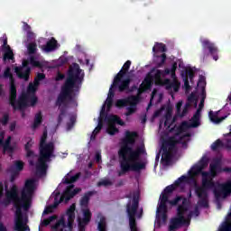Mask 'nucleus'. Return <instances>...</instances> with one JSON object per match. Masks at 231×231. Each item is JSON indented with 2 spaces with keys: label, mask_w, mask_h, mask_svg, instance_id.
Masks as SVG:
<instances>
[{
  "label": "nucleus",
  "mask_w": 231,
  "mask_h": 231,
  "mask_svg": "<svg viewBox=\"0 0 231 231\" xmlns=\"http://www.w3.org/2000/svg\"><path fill=\"white\" fill-rule=\"evenodd\" d=\"M220 172H231V168H221V158L217 157L213 159V162L209 164V171H202V184L198 185L195 179H192L194 183V190L197 198L199 199L198 205L203 208H208V190H212L215 198L217 201L221 198H226L231 193V180L225 184H219L218 188H216V182L214 178Z\"/></svg>",
  "instance_id": "1"
},
{
  "label": "nucleus",
  "mask_w": 231,
  "mask_h": 231,
  "mask_svg": "<svg viewBox=\"0 0 231 231\" xmlns=\"http://www.w3.org/2000/svg\"><path fill=\"white\" fill-rule=\"evenodd\" d=\"M136 138H138V133L136 132H125V137L122 140V146L118 151L120 171L117 172V176L120 178L127 174V172H138L145 169V163L138 162L140 156L145 152V149L138 147L134 150L129 145H134L136 143Z\"/></svg>",
  "instance_id": "2"
},
{
  "label": "nucleus",
  "mask_w": 231,
  "mask_h": 231,
  "mask_svg": "<svg viewBox=\"0 0 231 231\" xmlns=\"http://www.w3.org/2000/svg\"><path fill=\"white\" fill-rule=\"evenodd\" d=\"M35 179H27L24 186L22 189L21 196L19 197V189L17 185L14 184L10 190L5 191V205L14 203L15 210L14 230L21 231L24 228V221H23V208L29 210L32 205V197L35 192Z\"/></svg>",
  "instance_id": "3"
},
{
  "label": "nucleus",
  "mask_w": 231,
  "mask_h": 231,
  "mask_svg": "<svg viewBox=\"0 0 231 231\" xmlns=\"http://www.w3.org/2000/svg\"><path fill=\"white\" fill-rule=\"evenodd\" d=\"M79 64L75 65L74 69L69 71V76L65 80L64 85L61 87V91L59 94L56 106L60 107V115L66 116V108L68 107V102L73 100V91H80L82 88V82L84 81V74Z\"/></svg>",
  "instance_id": "4"
},
{
  "label": "nucleus",
  "mask_w": 231,
  "mask_h": 231,
  "mask_svg": "<svg viewBox=\"0 0 231 231\" xmlns=\"http://www.w3.org/2000/svg\"><path fill=\"white\" fill-rule=\"evenodd\" d=\"M48 139V132H43L40 141V156L36 162V173L40 176L46 175L48 171V162H51V158L55 157V144L53 143H46Z\"/></svg>",
  "instance_id": "5"
},
{
  "label": "nucleus",
  "mask_w": 231,
  "mask_h": 231,
  "mask_svg": "<svg viewBox=\"0 0 231 231\" xmlns=\"http://www.w3.org/2000/svg\"><path fill=\"white\" fill-rule=\"evenodd\" d=\"M138 207H140V193L134 192L132 203L128 202L126 205V214L128 216L131 231H138V227L136 226V214L138 213Z\"/></svg>",
  "instance_id": "6"
},
{
  "label": "nucleus",
  "mask_w": 231,
  "mask_h": 231,
  "mask_svg": "<svg viewBox=\"0 0 231 231\" xmlns=\"http://www.w3.org/2000/svg\"><path fill=\"white\" fill-rule=\"evenodd\" d=\"M180 141H177L176 137H168L162 143V162H165L167 165L172 162V152L176 151V145Z\"/></svg>",
  "instance_id": "7"
},
{
  "label": "nucleus",
  "mask_w": 231,
  "mask_h": 231,
  "mask_svg": "<svg viewBox=\"0 0 231 231\" xmlns=\"http://www.w3.org/2000/svg\"><path fill=\"white\" fill-rule=\"evenodd\" d=\"M106 122L108 126L106 128V133L111 136L115 135L116 133H118V128H116V124L118 125H125V123L116 115H106Z\"/></svg>",
  "instance_id": "8"
},
{
  "label": "nucleus",
  "mask_w": 231,
  "mask_h": 231,
  "mask_svg": "<svg viewBox=\"0 0 231 231\" xmlns=\"http://www.w3.org/2000/svg\"><path fill=\"white\" fill-rule=\"evenodd\" d=\"M202 44V59H207L209 55H211L214 60H217L219 57L217 56V47L216 44L209 40H203L201 42Z\"/></svg>",
  "instance_id": "9"
},
{
  "label": "nucleus",
  "mask_w": 231,
  "mask_h": 231,
  "mask_svg": "<svg viewBox=\"0 0 231 231\" xmlns=\"http://www.w3.org/2000/svg\"><path fill=\"white\" fill-rule=\"evenodd\" d=\"M14 73H16L18 79L28 82V80H30V73H32L30 61L28 60H23L22 66L14 67Z\"/></svg>",
  "instance_id": "10"
},
{
  "label": "nucleus",
  "mask_w": 231,
  "mask_h": 231,
  "mask_svg": "<svg viewBox=\"0 0 231 231\" xmlns=\"http://www.w3.org/2000/svg\"><path fill=\"white\" fill-rule=\"evenodd\" d=\"M189 123L187 121L182 122L179 126L174 125L173 127L169 129V133H175L173 136H171L170 138H175L178 143H186L183 142L185 139V136H189V134L180 136L181 133L184 131H187V129H189ZM178 136H180L178 138Z\"/></svg>",
  "instance_id": "11"
},
{
  "label": "nucleus",
  "mask_w": 231,
  "mask_h": 231,
  "mask_svg": "<svg viewBox=\"0 0 231 231\" xmlns=\"http://www.w3.org/2000/svg\"><path fill=\"white\" fill-rule=\"evenodd\" d=\"M80 190V188L75 189V185L70 184L61 194L59 202L62 203V201H65V203H68V201H69V199H72V198H75V196H77V194H79Z\"/></svg>",
  "instance_id": "12"
},
{
  "label": "nucleus",
  "mask_w": 231,
  "mask_h": 231,
  "mask_svg": "<svg viewBox=\"0 0 231 231\" xmlns=\"http://www.w3.org/2000/svg\"><path fill=\"white\" fill-rule=\"evenodd\" d=\"M33 146V140H30L24 145V150L26 152V157L29 159V164L31 167H37V163L39 162V155L35 154L33 151H32V147ZM37 162V163H35Z\"/></svg>",
  "instance_id": "13"
},
{
  "label": "nucleus",
  "mask_w": 231,
  "mask_h": 231,
  "mask_svg": "<svg viewBox=\"0 0 231 231\" xmlns=\"http://www.w3.org/2000/svg\"><path fill=\"white\" fill-rule=\"evenodd\" d=\"M28 100H30V95L23 93L18 101L16 97L14 101V105L11 106L14 111H23V109H26V107H28Z\"/></svg>",
  "instance_id": "14"
},
{
  "label": "nucleus",
  "mask_w": 231,
  "mask_h": 231,
  "mask_svg": "<svg viewBox=\"0 0 231 231\" xmlns=\"http://www.w3.org/2000/svg\"><path fill=\"white\" fill-rule=\"evenodd\" d=\"M186 224H187V219L185 218V217L177 216L176 217L171 218L168 230L169 231L178 230L179 228H181L183 225H186Z\"/></svg>",
  "instance_id": "15"
},
{
  "label": "nucleus",
  "mask_w": 231,
  "mask_h": 231,
  "mask_svg": "<svg viewBox=\"0 0 231 231\" xmlns=\"http://www.w3.org/2000/svg\"><path fill=\"white\" fill-rule=\"evenodd\" d=\"M171 79H165L164 85L166 86V89H173L175 93H178L180 91V87L181 86V83L178 80V78H176V72H171Z\"/></svg>",
  "instance_id": "16"
},
{
  "label": "nucleus",
  "mask_w": 231,
  "mask_h": 231,
  "mask_svg": "<svg viewBox=\"0 0 231 231\" xmlns=\"http://www.w3.org/2000/svg\"><path fill=\"white\" fill-rule=\"evenodd\" d=\"M187 181H189V177L182 175L177 180H175L173 184L167 186L163 192L168 195L172 194V192H174V190H176V189L180 187L181 183H187Z\"/></svg>",
  "instance_id": "17"
},
{
  "label": "nucleus",
  "mask_w": 231,
  "mask_h": 231,
  "mask_svg": "<svg viewBox=\"0 0 231 231\" xmlns=\"http://www.w3.org/2000/svg\"><path fill=\"white\" fill-rule=\"evenodd\" d=\"M9 104L10 106H14V102H15V98H17V87L15 86V79H14V75L9 77Z\"/></svg>",
  "instance_id": "18"
},
{
  "label": "nucleus",
  "mask_w": 231,
  "mask_h": 231,
  "mask_svg": "<svg viewBox=\"0 0 231 231\" xmlns=\"http://www.w3.org/2000/svg\"><path fill=\"white\" fill-rule=\"evenodd\" d=\"M138 97L132 96L125 99H118L116 102V107H127V106H136Z\"/></svg>",
  "instance_id": "19"
},
{
  "label": "nucleus",
  "mask_w": 231,
  "mask_h": 231,
  "mask_svg": "<svg viewBox=\"0 0 231 231\" xmlns=\"http://www.w3.org/2000/svg\"><path fill=\"white\" fill-rule=\"evenodd\" d=\"M181 77L184 81V88L186 91H189V89H190V83L189 82V79L190 82L194 80V70L191 68L186 69L185 72H181Z\"/></svg>",
  "instance_id": "20"
},
{
  "label": "nucleus",
  "mask_w": 231,
  "mask_h": 231,
  "mask_svg": "<svg viewBox=\"0 0 231 231\" xmlns=\"http://www.w3.org/2000/svg\"><path fill=\"white\" fill-rule=\"evenodd\" d=\"M124 77L120 78V80L117 81L116 88L118 89L119 93H124V91H127L129 89V86L131 85L130 78H126L125 79Z\"/></svg>",
  "instance_id": "21"
},
{
  "label": "nucleus",
  "mask_w": 231,
  "mask_h": 231,
  "mask_svg": "<svg viewBox=\"0 0 231 231\" xmlns=\"http://www.w3.org/2000/svg\"><path fill=\"white\" fill-rule=\"evenodd\" d=\"M130 68H131V60H126L123 68L121 69V70L114 78L115 84H116V82H120L121 77H125V75H127V71H129Z\"/></svg>",
  "instance_id": "22"
},
{
  "label": "nucleus",
  "mask_w": 231,
  "mask_h": 231,
  "mask_svg": "<svg viewBox=\"0 0 231 231\" xmlns=\"http://www.w3.org/2000/svg\"><path fill=\"white\" fill-rule=\"evenodd\" d=\"M58 44L59 43L57 42V40L52 37L50 41L47 42L45 45H43V50L47 53H50L51 51H55V50H57Z\"/></svg>",
  "instance_id": "23"
},
{
  "label": "nucleus",
  "mask_w": 231,
  "mask_h": 231,
  "mask_svg": "<svg viewBox=\"0 0 231 231\" xmlns=\"http://www.w3.org/2000/svg\"><path fill=\"white\" fill-rule=\"evenodd\" d=\"M95 194H97V191L95 190L86 192L80 199V205L82 207L88 208V206L89 205V199H91V197L95 196Z\"/></svg>",
  "instance_id": "24"
},
{
  "label": "nucleus",
  "mask_w": 231,
  "mask_h": 231,
  "mask_svg": "<svg viewBox=\"0 0 231 231\" xmlns=\"http://www.w3.org/2000/svg\"><path fill=\"white\" fill-rule=\"evenodd\" d=\"M201 116V112L197 109L196 113L191 117V124L189 125V127L196 128L199 127V117Z\"/></svg>",
  "instance_id": "25"
},
{
  "label": "nucleus",
  "mask_w": 231,
  "mask_h": 231,
  "mask_svg": "<svg viewBox=\"0 0 231 231\" xmlns=\"http://www.w3.org/2000/svg\"><path fill=\"white\" fill-rule=\"evenodd\" d=\"M152 82H154V77L151 73H148L142 82V87L146 84L145 89H151L152 88Z\"/></svg>",
  "instance_id": "26"
},
{
  "label": "nucleus",
  "mask_w": 231,
  "mask_h": 231,
  "mask_svg": "<svg viewBox=\"0 0 231 231\" xmlns=\"http://www.w3.org/2000/svg\"><path fill=\"white\" fill-rule=\"evenodd\" d=\"M3 51H4V56H3L4 62H6L7 60H15V57L14 56V51H12V48L3 50Z\"/></svg>",
  "instance_id": "27"
},
{
  "label": "nucleus",
  "mask_w": 231,
  "mask_h": 231,
  "mask_svg": "<svg viewBox=\"0 0 231 231\" xmlns=\"http://www.w3.org/2000/svg\"><path fill=\"white\" fill-rule=\"evenodd\" d=\"M24 169V162L23 161H15L14 165L10 166L9 171L21 172Z\"/></svg>",
  "instance_id": "28"
},
{
  "label": "nucleus",
  "mask_w": 231,
  "mask_h": 231,
  "mask_svg": "<svg viewBox=\"0 0 231 231\" xmlns=\"http://www.w3.org/2000/svg\"><path fill=\"white\" fill-rule=\"evenodd\" d=\"M97 217H99L97 224L98 231H106L107 224L106 223V217L102 216V214H98Z\"/></svg>",
  "instance_id": "29"
},
{
  "label": "nucleus",
  "mask_w": 231,
  "mask_h": 231,
  "mask_svg": "<svg viewBox=\"0 0 231 231\" xmlns=\"http://www.w3.org/2000/svg\"><path fill=\"white\" fill-rule=\"evenodd\" d=\"M160 199H161V201H160L158 208H164V209L167 208V203H169V201H171V200H169V195L167 193L163 192L162 194V196L160 197Z\"/></svg>",
  "instance_id": "30"
},
{
  "label": "nucleus",
  "mask_w": 231,
  "mask_h": 231,
  "mask_svg": "<svg viewBox=\"0 0 231 231\" xmlns=\"http://www.w3.org/2000/svg\"><path fill=\"white\" fill-rule=\"evenodd\" d=\"M60 205V202L57 200V197L54 199V203L52 206L46 207L42 212V216H46L48 214H51L53 212V208H57Z\"/></svg>",
  "instance_id": "31"
},
{
  "label": "nucleus",
  "mask_w": 231,
  "mask_h": 231,
  "mask_svg": "<svg viewBox=\"0 0 231 231\" xmlns=\"http://www.w3.org/2000/svg\"><path fill=\"white\" fill-rule=\"evenodd\" d=\"M157 217L162 219V223H165L167 221V208L165 209L157 208Z\"/></svg>",
  "instance_id": "32"
},
{
  "label": "nucleus",
  "mask_w": 231,
  "mask_h": 231,
  "mask_svg": "<svg viewBox=\"0 0 231 231\" xmlns=\"http://www.w3.org/2000/svg\"><path fill=\"white\" fill-rule=\"evenodd\" d=\"M208 117L213 122V124H221V121L225 120V117H218L217 112H216V114H214V111H212V110L209 111Z\"/></svg>",
  "instance_id": "33"
},
{
  "label": "nucleus",
  "mask_w": 231,
  "mask_h": 231,
  "mask_svg": "<svg viewBox=\"0 0 231 231\" xmlns=\"http://www.w3.org/2000/svg\"><path fill=\"white\" fill-rule=\"evenodd\" d=\"M42 124V112H38L35 115L34 117V122L32 124V129H37V127H39V125H41Z\"/></svg>",
  "instance_id": "34"
},
{
  "label": "nucleus",
  "mask_w": 231,
  "mask_h": 231,
  "mask_svg": "<svg viewBox=\"0 0 231 231\" xmlns=\"http://www.w3.org/2000/svg\"><path fill=\"white\" fill-rule=\"evenodd\" d=\"M15 149H17V145H9V146H5L3 148V154H9V156L12 158L14 156V152H15Z\"/></svg>",
  "instance_id": "35"
},
{
  "label": "nucleus",
  "mask_w": 231,
  "mask_h": 231,
  "mask_svg": "<svg viewBox=\"0 0 231 231\" xmlns=\"http://www.w3.org/2000/svg\"><path fill=\"white\" fill-rule=\"evenodd\" d=\"M102 127H104V124L102 123L101 120H99L97 126L92 132L90 140H95L97 138V134H98L100 133V131H102Z\"/></svg>",
  "instance_id": "36"
},
{
  "label": "nucleus",
  "mask_w": 231,
  "mask_h": 231,
  "mask_svg": "<svg viewBox=\"0 0 231 231\" xmlns=\"http://www.w3.org/2000/svg\"><path fill=\"white\" fill-rule=\"evenodd\" d=\"M79 178H80V172L76 173L70 178L66 177L63 183H65V185H71V183H75V181H77Z\"/></svg>",
  "instance_id": "37"
},
{
  "label": "nucleus",
  "mask_w": 231,
  "mask_h": 231,
  "mask_svg": "<svg viewBox=\"0 0 231 231\" xmlns=\"http://www.w3.org/2000/svg\"><path fill=\"white\" fill-rule=\"evenodd\" d=\"M152 51L153 53H156V51L165 53L167 51V45L164 43H156V46L152 47Z\"/></svg>",
  "instance_id": "38"
},
{
  "label": "nucleus",
  "mask_w": 231,
  "mask_h": 231,
  "mask_svg": "<svg viewBox=\"0 0 231 231\" xmlns=\"http://www.w3.org/2000/svg\"><path fill=\"white\" fill-rule=\"evenodd\" d=\"M188 211H189L188 207L180 205L177 208V216H179V217H185V212H188Z\"/></svg>",
  "instance_id": "39"
},
{
  "label": "nucleus",
  "mask_w": 231,
  "mask_h": 231,
  "mask_svg": "<svg viewBox=\"0 0 231 231\" xmlns=\"http://www.w3.org/2000/svg\"><path fill=\"white\" fill-rule=\"evenodd\" d=\"M37 88H39V85H35V83H30L27 88V93L25 95H35V91H37Z\"/></svg>",
  "instance_id": "40"
},
{
  "label": "nucleus",
  "mask_w": 231,
  "mask_h": 231,
  "mask_svg": "<svg viewBox=\"0 0 231 231\" xmlns=\"http://www.w3.org/2000/svg\"><path fill=\"white\" fill-rule=\"evenodd\" d=\"M225 144L223 143V141L221 139H217L211 144V149L213 151H217V149H221V147H224Z\"/></svg>",
  "instance_id": "41"
},
{
  "label": "nucleus",
  "mask_w": 231,
  "mask_h": 231,
  "mask_svg": "<svg viewBox=\"0 0 231 231\" xmlns=\"http://www.w3.org/2000/svg\"><path fill=\"white\" fill-rule=\"evenodd\" d=\"M117 84L118 82L115 83V79H114L113 83L109 88L107 98H112V99L115 98V89H116Z\"/></svg>",
  "instance_id": "42"
},
{
  "label": "nucleus",
  "mask_w": 231,
  "mask_h": 231,
  "mask_svg": "<svg viewBox=\"0 0 231 231\" xmlns=\"http://www.w3.org/2000/svg\"><path fill=\"white\" fill-rule=\"evenodd\" d=\"M29 55H33L37 51V43L31 42L27 46Z\"/></svg>",
  "instance_id": "43"
},
{
  "label": "nucleus",
  "mask_w": 231,
  "mask_h": 231,
  "mask_svg": "<svg viewBox=\"0 0 231 231\" xmlns=\"http://www.w3.org/2000/svg\"><path fill=\"white\" fill-rule=\"evenodd\" d=\"M46 79V75L44 73H38L37 76L34 78L33 83L35 86L41 85V80H44Z\"/></svg>",
  "instance_id": "44"
},
{
  "label": "nucleus",
  "mask_w": 231,
  "mask_h": 231,
  "mask_svg": "<svg viewBox=\"0 0 231 231\" xmlns=\"http://www.w3.org/2000/svg\"><path fill=\"white\" fill-rule=\"evenodd\" d=\"M111 185H113V182L109 179H104L97 182V187H111Z\"/></svg>",
  "instance_id": "45"
},
{
  "label": "nucleus",
  "mask_w": 231,
  "mask_h": 231,
  "mask_svg": "<svg viewBox=\"0 0 231 231\" xmlns=\"http://www.w3.org/2000/svg\"><path fill=\"white\" fill-rule=\"evenodd\" d=\"M55 219H57V216H55V215L51 216L48 218L43 219L42 225L44 226H48V225H50V223H52V221H55Z\"/></svg>",
  "instance_id": "46"
},
{
  "label": "nucleus",
  "mask_w": 231,
  "mask_h": 231,
  "mask_svg": "<svg viewBox=\"0 0 231 231\" xmlns=\"http://www.w3.org/2000/svg\"><path fill=\"white\" fill-rule=\"evenodd\" d=\"M30 64L33 66V68H42V63L41 61L35 60V58L32 57L30 59Z\"/></svg>",
  "instance_id": "47"
},
{
  "label": "nucleus",
  "mask_w": 231,
  "mask_h": 231,
  "mask_svg": "<svg viewBox=\"0 0 231 231\" xmlns=\"http://www.w3.org/2000/svg\"><path fill=\"white\" fill-rule=\"evenodd\" d=\"M10 121V115L8 114H4L2 118H0V123L2 125H8V122Z\"/></svg>",
  "instance_id": "48"
},
{
  "label": "nucleus",
  "mask_w": 231,
  "mask_h": 231,
  "mask_svg": "<svg viewBox=\"0 0 231 231\" xmlns=\"http://www.w3.org/2000/svg\"><path fill=\"white\" fill-rule=\"evenodd\" d=\"M159 59H161V60L159 62H157V67L158 68H162L163 66V64H165V60H167V54L162 53Z\"/></svg>",
  "instance_id": "49"
},
{
  "label": "nucleus",
  "mask_w": 231,
  "mask_h": 231,
  "mask_svg": "<svg viewBox=\"0 0 231 231\" xmlns=\"http://www.w3.org/2000/svg\"><path fill=\"white\" fill-rule=\"evenodd\" d=\"M182 199H183V197L177 196L172 200H170L169 203L171 205V207H176V205H178V203H180V201H181Z\"/></svg>",
  "instance_id": "50"
},
{
  "label": "nucleus",
  "mask_w": 231,
  "mask_h": 231,
  "mask_svg": "<svg viewBox=\"0 0 231 231\" xmlns=\"http://www.w3.org/2000/svg\"><path fill=\"white\" fill-rule=\"evenodd\" d=\"M199 86H202V95H205V86H207V82L205 81V77L200 76L199 79Z\"/></svg>",
  "instance_id": "51"
},
{
  "label": "nucleus",
  "mask_w": 231,
  "mask_h": 231,
  "mask_svg": "<svg viewBox=\"0 0 231 231\" xmlns=\"http://www.w3.org/2000/svg\"><path fill=\"white\" fill-rule=\"evenodd\" d=\"M136 105H131V106L127 107V112L125 113V116H131V115L134 114L136 112L135 108Z\"/></svg>",
  "instance_id": "52"
},
{
  "label": "nucleus",
  "mask_w": 231,
  "mask_h": 231,
  "mask_svg": "<svg viewBox=\"0 0 231 231\" xmlns=\"http://www.w3.org/2000/svg\"><path fill=\"white\" fill-rule=\"evenodd\" d=\"M201 100H200V103L199 104V112L201 113V109H203V107H205V98H207V93L205 92L204 94L202 93L201 94Z\"/></svg>",
  "instance_id": "53"
},
{
  "label": "nucleus",
  "mask_w": 231,
  "mask_h": 231,
  "mask_svg": "<svg viewBox=\"0 0 231 231\" xmlns=\"http://www.w3.org/2000/svg\"><path fill=\"white\" fill-rule=\"evenodd\" d=\"M29 100H30V106L33 107V106L37 104L39 99L35 95H32V96H29Z\"/></svg>",
  "instance_id": "54"
},
{
  "label": "nucleus",
  "mask_w": 231,
  "mask_h": 231,
  "mask_svg": "<svg viewBox=\"0 0 231 231\" xmlns=\"http://www.w3.org/2000/svg\"><path fill=\"white\" fill-rule=\"evenodd\" d=\"M147 88V83H144V85L142 87V83L138 88V95H142V93H145V91H148V89H151V88Z\"/></svg>",
  "instance_id": "55"
},
{
  "label": "nucleus",
  "mask_w": 231,
  "mask_h": 231,
  "mask_svg": "<svg viewBox=\"0 0 231 231\" xmlns=\"http://www.w3.org/2000/svg\"><path fill=\"white\" fill-rule=\"evenodd\" d=\"M83 216L85 219L91 221V211L88 208L83 210Z\"/></svg>",
  "instance_id": "56"
},
{
  "label": "nucleus",
  "mask_w": 231,
  "mask_h": 231,
  "mask_svg": "<svg viewBox=\"0 0 231 231\" xmlns=\"http://www.w3.org/2000/svg\"><path fill=\"white\" fill-rule=\"evenodd\" d=\"M207 165H208V163L207 162V161H200L199 162V167L197 168V171L198 172H201L202 169H205V167H207Z\"/></svg>",
  "instance_id": "57"
},
{
  "label": "nucleus",
  "mask_w": 231,
  "mask_h": 231,
  "mask_svg": "<svg viewBox=\"0 0 231 231\" xmlns=\"http://www.w3.org/2000/svg\"><path fill=\"white\" fill-rule=\"evenodd\" d=\"M9 172H11L10 181H11V183H14V181H15V178H17V176H19V172L14 171H9Z\"/></svg>",
  "instance_id": "58"
},
{
  "label": "nucleus",
  "mask_w": 231,
  "mask_h": 231,
  "mask_svg": "<svg viewBox=\"0 0 231 231\" xmlns=\"http://www.w3.org/2000/svg\"><path fill=\"white\" fill-rule=\"evenodd\" d=\"M12 137L11 136H8L7 139L5 141V139H3V143H2V146L3 148L4 147H7L9 145H12Z\"/></svg>",
  "instance_id": "59"
},
{
  "label": "nucleus",
  "mask_w": 231,
  "mask_h": 231,
  "mask_svg": "<svg viewBox=\"0 0 231 231\" xmlns=\"http://www.w3.org/2000/svg\"><path fill=\"white\" fill-rule=\"evenodd\" d=\"M12 76H13V74H12L11 69H10V67H7L5 69V70L4 71L5 79H10V77H12Z\"/></svg>",
  "instance_id": "60"
},
{
  "label": "nucleus",
  "mask_w": 231,
  "mask_h": 231,
  "mask_svg": "<svg viewBox=\"0 0 231 231\" xmlns=\"http://www.w3.org/2000/svg\"><path fill=\"white\" fill-rule=\"evenodd\" d=\"M106 104V109L107 111H109L111 107H113V99L111 97H107Z\"/></svg>",
  "instance_id": "61"
},
{
  "label": "nucleus",
  "mask_w": 231,
  "mask_h": 231,
  "mask_svg": "<svg viewBox=\"0 0 231 231\" xmlns=\"http://www.w3.org/2000/svg\"><path fill=\"white\" fill-rule=\"evenodd\" d=\"M11 47L8 45V39H4L3 41V45H2V50H10Z\"/></svg>",
  "instance_id": "62"
},
{
  "label": "nucleus",
  "mask_w": 231,
  "mask_h": 231,
  "mask_svg": "<svg viewBox=\"0 0 231 231\" xmlns=\"http://www.w3.org/2000/svg\"><path fill=\"white\" fill-rule=\"evenodd\" d=\"M160 80L162 79V70L157 69L155 74L153 75V79Z\"/></svg>",
  "instance_id": "63"
},
{
  "label": "nucleus",
  "mask_w": 231,
  "mask_h": 231,
  "mask_svg": "<svg viewBox=\"0 0 231 231\" xmlns=\"http://www.w3.org/2000/svg\"><path fill=\"white\" fill-rule=\"evenodd\" d=\"M89 221H91V220L83 217L82 220H80V221L79 222V225H83V226H86V225H88V224H89Z\"/></svg>",
  "instance_id": "64"
}]
</instances>
